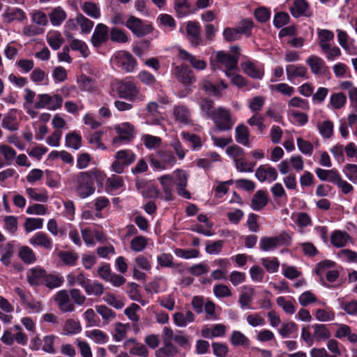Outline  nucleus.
I'll list each match as a JSON object with an SVG mask.
<instances>
[{
	"label": "nucleus",
	"instance_id": "1",
	"mask_svg": "<svg viewBox=\"0 0 357 357\" xmlns=\"http://www.w3.org/2000/svg\"><path fill=\"white\" fill-rule=\"evenodd\" d=\"M106 174L97 168L89 171L79 172L72 176L73 190L80 199H86L96 192L94 183L102 186Z\"/></svg>",
	"mask_w": 357,
	"mask_h": 357
},
{
	"label": "nucleus",
	"instance_id": "2",
	"mask_svg": "<svg viewBox=\"0 0 357 357\" xmlns=\"http://www.w3.org/2000/svg\"><path fill=\"white\" fill-rule=\"evenodd\" d=\"M119 98L132 102H142L145 100V95L140 91L137 82L130 79L118 82L114 85Z\"/></svg>",
	"mask_w": 357,
	"mask_h": 357
},
{
	"label": "nucleus",
	"instance_id": "3",
	"mask_svg": "<svg viewBox=\"0 0 357 357\" xmlns=\"http://www.w3.org/2000/svg\"><path fill=\"white\" fill-rule=\"evenodd\" d=\"M291 242V236L284 231L275 236H264L260 238L259 248L264 252H271L282 245H289Z\"/></svg>",
	"mask_w": 357,
	"mask_h": 357
},
{
	"label": "nucleus",
	"instance_id": "4",
	"mask_svg": "<svg viewBox=\"0 0 357 357\" xmlns=\"http://www.w3.org/2000/svg\"><path fill=\"white\" fill-rule=\"evenodd\" d=\"M211 120L213 121L215 129L220 132L231 130L236 123V119L232 117L230 111L222 107L217 109V112Z\"/></svg>",
	"mask_w": 357,
	"mask_h": 357
},
{
	"label": "nucleus",
	"instance_id": "5",
	"mask_svg": "<svg viewBox=\"0 0 357 357\" xmlns=\"http://www.w3.org/2000/svg\"><path fill=\"white\" fill-rule=\"evenodd\" d=\"M114 130L117 134V136L112 139V144L114 146L127 144L134 138L135 127L130 123L126 122L116 125Z\"/></svg>",
	"mask_w": 357,
	"mask_h": 357
},
{
	"label": "nucleus",
	"instance_id": "6",
	"mask_svg": "<svg viewBox=\"0 0 357 357\" xmlns=\"http://www.w3.org/2000/svg\"><path fill=\"white\" fill-rule=\"evenodd\" d=\"M63 98L59 94L50 96L47 93L39 94L37 96V100L34 104V108H47L50 110H56L62 106Z\"/></svg>",
	"mask_w": 357,
	"mask_h": 357
},
{
	"label": "nucleus",
	"instance_id": "7",
	"mask_svg": "<svg viewBox=\"0 0 357 357\" xmlns=\"http://www.w3.org/2000/svg\"><path fill=\"white\" fill-rule=\"evenodd\" d=\"M238 61L237 55H231L222 51L218 52L215 57L218 68L224 67L227 77H231V72L237 68Z\"/></svg>",
	"mask_w": 357,
	"mask_h": 357
},
{
	"label": "nucleus",
	"instance_id": "8",
	"mask_svg": "<svg viewBox=\"0 0 357 357\" xmlns=\"http://www.w3.org/2000/svg\"><path fill=\"white\" fill-rule=\"evenodd\" d=\"M112 62L116 68L126 72H132L137 64L133 56L127 52H119L114 55Z\"/></svg>",
	"mask_w": 357,
	"mask_h": 357
},
{
	"label": "nucleus",
	"instance_id": "9",
	"mask_svg": "<svg viewBox=\"0 0 357 357\" xmlns=\"http://www.w3.org/2000/svg\"><path fill=\"white\" fill-rule=\"evenodd\" d=\"M126 26L138 37L144 36L153 31V27L151 25L144 24L140 19L135 16L129 17Z\"/></svg>",
	"mask_w": 357,
	"mask_h": 357
},
{
	"label": "nucleus",
	"instance_id": "10",
	"mask_svg": "<svg viewBox=\"0 0 357 357\" xmlns=\"http://www.w3.org/2000/svg\"><path fill=\"white\" fill-rule=\"evenodd\" d=\"M311 73L317 76L325 75L328 72V67L325 61L317 55H310L305 61Z\"/></svg>",
	"mask_w": 357,
	"mask_h": 357
},
{
	"label": "nucleus",
	"instance_id": "11",
	"mask_svg": "<svg viewBox=\"0 0 357 357\" xmlns=\"http://www.w3.org/2000/svg\"><path fill=\"white\" fill-rule=\"evenodd\" d=\"M285 71L287 80L292 83H294L297 78H301L304 80L309 78L307 68L303 65H287Z\"/></svg>",
	"mask_w": 357,
	"mask_h": 357
},
{
	"label": "nucleus",
	"instance_id": "12",
	"mask_svg": "<svg viewBox=\"0 0 357 357\" xmlns=\"http://www.w3.org/2000/svg\"><path fill=\"white\" fill-rule=\"evenodd\" d=\"M201 26L196 21H189L186 25V33L188 40L192 45L197 47L203 45L201 36Z\"/></svg>",
	"mask_w": 357,
	"mask_h": 357
},
{
	"label": "nucleus",
	"instance_id": "13",
	"mask_svg": "<svg viewBox=\"0 0 357 357\" xmlns=\"http://www.w3.org/2000/svg\"><path fill=\"white\" fill-rule=\"evenodd\" d=\"M243 71L253 79H261L264 75V65L258 62L247 61L241 63Z\"/></svg>",
	"mask_w": 357,
	"mask_h": 357
},
{
	"label": "nucleus",
	"instance_id": "14",
	"mask_svg": "<svg viewBox=\"0 0 357 357\" xmlns=\"http://www.w3.org/2000/svg\"><path fill=\"white\" fill-rule=\"evenodd\" d=\"M255 176L261 183H271L277 179L278 172L276 169L270 165H261L256 169Z\"/></svg>",
	"mask_w": 357,
	"mask_h": 357
},
{
	"label": "nucleus",
	"instance_id": "15",
	"mask_svg": "<svg viewBox=\"0 0 357 357\" xmlns=\"http://www.w3.org/2000/svg\"><path fill=\"white\" fill-rule=\"evenodd\" d=\"M55 302L62 312H71L75 309L74 303L70 301L67 290L59 291L55 296Z\"/></svg>",
	"mask_w": 357,
	"mask_h": 357
},
{
	"label": "nucleus",
	"instance_id": "16",
	"mask_svg": "<svg viewBox=\"0 0 357 357\" xmlns=\"http://www.w3.org/2000/svg\"><path fill=\"white\" fill-rule=\"evenodd\" d=\"M109 39L108 27L104 24L99 23L96 25L91 38L93 45L96 47H100Z\"/></svg>",
	"mask_w": 357,
	"mask_h": 357
},
{
	"label": "nucleus",
	"instance_id": "17",
	"mask_svg": "<svg viewBox=\"0 0 357 357\" xmlns=\"http://www.w3.org/2000/svg\"><path fill=\"white\" fill-rule=\"evenodd\" d=\"M159 105L156 102H149L144 109V116L146 123L151 125H158L162 119L158 111Z\"/></svg>",
	"mask_w": 357,
	"mask_h": 357
},
{
	"label": "nucleus",
	"instance_id": "18",
	"mask_svg": "<svg viewBox=\"0 0 357 357\" xmlns=\"http://www.w3.org/2000/svg\"><path fill=\"white\" fill-rule=\"evenodd\" d=\"M29 242L34 247H40L47 250H50L53 245L52 238L43 231L36 232L29 238Z\"/></svg>",
	"mask_w": 357,
	"mask_h": 357
},
{
	"label": "nucleus",
	"instance_id": "19",
	"mask_svg": "<svg viewBox=\"0 0 357 357\" xmlns=\"http://www.w3.org/2000/svg\"><path fill=\"white\" fill-rule=\"evenodd\" d=\"M46 273L45 269L38 266L31 268L26 273L27 281L31 286L43 284Z\"/></svg>",
	"mask_w": 357,
	"mask_h": 357
},
{
	"label": "nucleus",
	"instance_id": "20",
	"mask_svg": "<svg viewBox=\"0 0 357 357\" xmlns=\"http://www.w3.org/2000/svg\"><path fill=\"white\" fill-rule=\"evenodd\" d=\"M314 172L317 176L321 181H328L335 185L342 176L336 169H324L321 168H316Z\"/></svg>",
	"mask_w": 357,
	"mask_h": 357
},
{
	"label": "nucleus",
	"instance_id": "21",
	"mask_svg": "<svg viewBox=\"0 0 357 357\" xmlns=\"http://www.w3.org/2000/svg\"><path fill=\"white\" fill-rule=\"evenodd\" d=\"M173 114L175 120L184 125L192 124L190 109L184 105H176L174 108Z\"/></svg>",
	"mask_w": 357,
	"mask_h": 357
},
{
	"label": "nucleus",
	"instance_id": "22",
	"mask_svg": "<svg viewBox=\"0 0 357 357\" xmlns=\"http://www.w3.org/2000/svg\"><path fill=\"white\" fill-rule=\"evenodd\" d=\"M290 11L294 17L311 15L310 5L306 0H294Z\"/></svg>",
	"mask_w": 357,
	"mask_h": 357
},
{
	"label": "nucleus",
	"instance_id": "23",
	"mask_svg": "<svg viewBox=\"0 0 357 357\" xmlns=\"http://www.w3.org/2000/svg\"><path fill=\"white\" fill-rule=\"evenodd\" d=\"M158 181L162 186L165 200H172L174 197V176L170 174H165L159 177Z\"/></svg>",
	"mask_w": 357,
	"mask_h": 357
},
{
	"label": "nucleus",
	"instance_id": "24",
	"mask_svg": "<svg viewBox=\"0 0 357 357\" xmlns=\"http://www.w3.org/2000/svg\"><path fill=\"white\" fill-rule=\"evenodd\" d=\"M268 202V192L259 190L253 195L250 206L255 211H260L267 205Z\"/></svg>",
	"mask_w": 357,
	"mask_h": 357
},
{
	"label": "nucleus",
	"instance_id": "25",
	"mask_svg": "<svg viewBox=\"0 0 357 357\" xmlns=\"http://www.w3.org/2000/svg\"><path fill=\"white\" fill-rule=\"evenodd\" d=\"M255 294L254 289L249 286H244L238 298V303L243 310L250 309Z\"/></svg>",
	"mask_w": 357,
	"mask_h": 357
},
{
	"label": "nucleus",
	"instance_id": "26",
	"mask_svg": "<svg viewBox=\"0 0 357 357\" xmlns=\"http://www.w3.org/2000/svg\"><path fill=\"white\" fill-rule=\"evenodd\" d=\"M318 44L322 50H327L334 39V33L328 29H317Z\"/></svg>",
	"mask_w": 357,
	"mask_h": 357
},
{
	"label": "nucleus",
	"instance_id": "27",
	"mask_svg": "<svg viewBox=\"0 0 357 357\" xmlns=\"http://www.w3.org/2000/svg\"><path fill=\"white\" fill-rule=\"evenodd\" d=\"M177 79L183 84H190L194 79L192 72L187 66H178L174 69Z\"/></svg>",
	"mask_w": 357,
	"mask_h": 357
},
{
	"label": "nucleus",
	"instance_id": "28",
	"mask_svg": "<svg viewBox=\"0 0 357 357\" xmlns=\"http://www.w3.org/2000/svg\"><path fill=\"white\" fill-rule=\"evenodd\" d=\"M236 142L244 146H250V131L243 124L238 125L235 128Z\"/></svg>",
	"mask_w": 357,
	"mask_h": 357
},
{
	"label": "nucleus",
	"instance_id": "29",
	"mask_svg": "<svg viewBox=\"0 0 357 357\" xmlns=\"http://www.w3.org/2000/svg\"><path fill=\"white\" fill-rule=\"evenodd\" d=\"M349 241L351 236L346 231L335 230L331 235V243L336 248L344 247Z\"/></svg>",
	"mask_w": 357,
	"mask_h": 357
},
{
	"label": "nucleus",
	"instance_id": "30",
	"mask_svg": "<svg viewBox=\"0 0 357 357\" xmlns=\"http://www.w3.org/2000/svg\"><path fill=\"white\" fill-rule=\"evenodd\" d=\"M178 56L181 59L189 61L191 66L195 69L204 70L206 68V63L205 61L197 59L195 56L184 50H179Z\"/></svg>",
	"mask_w": 357,
	"mask_h": 357
},
{
	"label": "nucleus",
	"instance_id": "31",
	"mask_svg": "<svg viewBox=\"0 0 357 357\" xmlns=\"http://www.w3.org/2000/svg\"><path fill=\"white\" fill-rule=\"evenodd\" d=\"M80 7L82 10L89 17L93 19H99L101 16L100 8L99 6L91 1L81 2Z\"/></svg>",
	"mask_w": 357,
	"mask_h": 357
},
{
	"label": "nucleus",
	"instance_id": "32",
	"mask_svg": "<svg viewBox=\"0 0 357 357\" xmlns=\"http://www.w3.org/2000/svg\"><path fill=\"white\" fill-rule=\"evenodd\" d=\"M3 21L10 23L15 20L22 21L26 19L25 13L20 8H13L7 9L2 15Z\"/></svg>",
	"mask_w": 357,
	"mask_h": 357
},
{
	"label": "nucleus",
	"instance_id": "33",
	"mask_svg": "<svg viewBox=\"0 0 357 357\" xmlns=\"http://www.w3.org/2000/svg\"><path fill=\"white\" fill-rule=\"evenodd\" d=\"M1 253V262L5 265L8 266L11 263V259L14 254V243L13 242H8L2 244L0 247Z\"/></svg>",
	"mask_w": 357,
	"mask_h": 357
},
{
	"label": "nucleus",
	"instance_id": "34",
	"mask_svg": "<svg viewBox=\"0 0 357 357\" xmlns=\"http://www.w3.org/2000/svg\"><path fill=\"white\" fill-rule=\"evenodd\" d=\"M174 324L179 327H185L188 323H191L195 320L194 314L187 310L184 312H176L173 316Z\"/></svg>",
	"mask_w": 357,
	"mask_h": 357
},
{
	"label": "nucleus",
	"instance_id": "35",
	"mask_svg": "<svg viewBox=\"0 0 357 357\" xmlns=\"http://www.w3.org/2000/svg\"><path fill=\"white\" fill-rule=\"evenodd\" d=\"M66 280L70 287L77 284L84 288L89 279L83 272L79 271L70 273L67 275Z\"/></svg>",
	"mask_w": 357,
	"mask_h": 357
},
{
	"label": "nucleus",
	"instance_id": "36",
	"mask_svg": "<svg viewBox=\"0 0 357 357\" xmlns=\"http://www.w3.org/2000/svg\"><path fill=\"white\" fill-rule=\"evenodd\" d=\"M49 17L52 24L57 26L64 22L67 17V14L61 6H57L52 10L49 14Z\"/></svg>",
	"mask_w": 357,
	"mask_h": 357
},
{
	"label": "nucleus",
	"instance_id": "37",
	"mask_svg": "<svg viewBox=\"0 0 357 357\" xmlns=\"http://www.w3.org/2000/svg\"><path fill=\"white\" fill-rule=\"evenodd\" d=\"M174 9L177 17H183L190 14L191 4L188 0H174Z\"/></svg>",
	"mask_w": 357,
	"mask_h": 357
},
{
	"label": "nucleus",
	"instance_id": "38",
	"mask_svg": "<svg viewBox=\"0 0 357 357\" xmlns=\"http://www.w3.org/2000/svg\"><path fill=\"white\" fill-rule=\"evenodd\" d=\"M26 192L31 199L39 202H46L48 200V194L45 189L26 188Z\"/></svg>",
	"mask_w": 357,
	"mask_h": 357
},
{
	"label": "nucleus",
	"instance_id": "39",
	"mask_svg": "<svg viewBox=\"0 0 357 357\" xmlns=\"http://www.w3.org/2000/svg\"><path fill=\"white\" fill-rule=\"evenodd\" d=\"M115 158L121 160L126 166H129L136 160V154L130 149H123L117 151Z\"/></svg>",
	"mask_w": 357,
	"mask_h": 357
},
{
	"label": "nucleus",
	"instance_id": "40",
	"mask_svg": "<svg viewBox=\"0 0 357 357\" xmlns=\"http://www.w3.org/2000/svg\"><path fill=\"white\" fill-rule=\"evenodd\" d=\"M261 264L269 273H275L278 271L280 263L275 257H268L261 259Z\"/></svg>",
	"mask_w": 357,
	"mask_h": 357
},
{
	"label": "nucleus",
	"instance_id": "41",
	"mask_svg": "<svg viewBox=\"0 0 357 357\" xmlns=\"http://www.w3.org/2000/svg\"><path fill=\"white\" fill-rule=\"evenodd\" d=\"M130 326L129 324H121L120 322L114 324V333L112 335L113 339L116 342H121L126 337L127 333Z\"/></svg>",
	"mask_w": 357,
	"mask_h": 357
},
{
	"label": "nucleus",
	"instance_id": "42",
	"mask_svg": "<svg viewBox=\"0 0 357 357\" xmlns=\"http://www.w3.org/2000/svg\"><path fill=\"white\" fill-rule=\"evenodd\" d=\"M178 352V349L171 342H165L163 346L155 351V356L174 357Z\"/></svg>",
	"mask_w": 357,
	"mask_h": 357
},
{
	"label": "nucleus",
	"instance_id": "43",
	"mask_svg": "<svg viewBox=\"0 0 357 357\" xmlns=\"http://www.w3.org/2000/svg\"><path fill=\"white\" fill-rule=\"evenodd\" d=\"M311 327L313 329L315 341L326 340L331 337V333L325 325L315 324Z\"/></svg>",
	"mask_w": 357,
	"mask_h": 357
},
{
	"label": "nucleus",
	"instance_id": "44",
	"mask_svg": "<svg viewBox=\"0 0 357 357\" xmlns=\"http://www.w3.org/2000/svg\"><path fill=\"white\" fill-rule=\"evenodd\" d=\"M313 315L315 319L321 322H326L335 319V314L332 309H317L314 310Z\"/></svg>",
	"mask_w": 357,
	"mask_h": 357
},
{
	"label": "nucleus",
	"instance_id": "45",
	"mask_svg": "<svg viewBox=\"0 0 357 357\" xmlns=\"http://www.w3.org/2000/svg\"><path fill=\"white\" fill-rule=\"evenodd\" d=\"M148 245V238L144 236H135L130 243V249L135 252L144 251Z\"/></svg>",
	"mask_w": 357,
	"mask_h": 357
},
{
	"label": "nucleus",
	"instance_id": "46",
	"mask_svg": "<svg viewBox=\"0 0 357 357\" xmlns=\"http://www.w3.org/2000/svg\"><path fill=\"white\" fill-rule=\"evenodd\" d=\"M2 127L10 131L18 130L19 123L15 112H9L3 117L2 120Z\"/></svg>",
	"mask_w": 357,
	"mask_h": 357
},
{
	"label": "nucleus",
	"instance_id": "47",
	"mask_svg": "<svg viewBox=\"0 0 357 357\" xmlns=\"http://www.w3.org/2000/svg\"><path fill=\"white\" fill-rule=\"evenodd\" d=\"M199 106L205 116L212 119L217 112L213 101L207 98H203L199 102Z\"/></svg>",
	"mask_w": 357,
	"mask_h": 357
},
{
	"label": "nucleus",
	"instance_id": "48",
	"mask_svg": "<svg viewBox=\"0 0 357 357\" xmlns=\"http://www.w3.org/2000/svg\"><path fill=\"white\" fill-rule=\"evenodd\" d=\"M82 331V326L79 321L69 319L66 320L63 326V333L66 335L77 334Z\"/></svg>",
	"mask_w": 357,
	"mask_h": 357
},
{
	"label": "nucleus",
	"instance_id": "49",
	"mask_svg": "<svg viewBox=\"0 0 357 357\" xmlns=\"http://www.w3.org/2000/svg\"><path fill=\"white\" fill-rule=\"evenodd\" d=\"M84 289L88 295L98 296L102 295L104 292L103 285L101 283L97 281H93L91 283L89 279L86 282Z\"/></svg>",
	"mask_w": 357,
	"mask_h": 357
},
{
	"label": "nucleus",
	"instance_id": "50",
	"mask_svg": "<svg viewBox=\"0 0 357 357\" xmlns=\"http://www.w3.org/2000/svg\"><path fill=\"white\" fill-rule=\"evenodd\" d=\"M140 309V307L139 305L136 303H132L129 307L126 308L124 310L125 314L128 317V318L135 322L133 324V327L135 331H139V327L137 325V322L139 320V316L137 314V312Z\"/></svg>",
	"mask_w": 357,
	"mask_h": 357
},
{
	"label": "nucleus",
	"instance_id": "51",
	"mask_svg": "<svg viewBox=\"0 0 357 357\" xmlns=\"http://www.w3.org/2000/svg\"><path fill=\"white\" fill-rule=\"evenodd\" d=\"M63 282V278L59 274L46 273L43 284L45 285L49 289H54L61 286Z\"/></svg>",
	"mask_w": 357,
	"mask_h": 357
},
{
	"label": "nucleus",
	"instance_id": "52",
	"mask_svg": "<svg viewBox=\"0 0 357 357\" xmlns=\"http://www.w3.org/2000/svg\"><path fill=\"white\" fill-rule=\"evenodd\" d=\"M295 300L288 301L284 296H279L276 299L277 305L280 307L285 313L293 314L296 312Z\"/></svg>",
	"mask_w": 357,
	"mask_h": 357
},
{
	"label": "nucleus",
	"instance_id": "53",
	"mask_svg": "<svg viewBox=\"0 0 357 357\" xmlns=\"http://www.w3.org/2000/svg\"><path fill=\"white\" fill-rule=\"evenodd\" d=\"M86 335L97 344H105L108 341V335L101 330L93 329L86 331Z\"/></svg>",
	"mask_w": 357,
	"mask_h": 357
},
{
	"label": "nucleus",
	"instance_id": "54",
	"mask_svg": "<svg viewBox=\"0 0 357 357\" xmlns=\"http://www.w3.org/2000/svg\"><path fill=\"white\" fill-rule=\"evenodd\" d=\"M19 257L26 264H33L36 261L34 252L29 246H22L19 250Z\"/></svg>",
	"mask_w": 357,
	"mask_h": 357
},
{
	"label": "nucleus",
	"instance_id": "55",
	"mask_svg": "<svg viewBox=\"0 0 357 357\" xmlns=\"http://www.w3.org/2000/svg\"><path fill=\"white\" fill-rule=\"evenodd\" d=\"M347 102V97L342 93H333L330 98V105L333 109H340Z\"/></svg>",
	"mask_w": 357,
	"mask_h": 357
},
{
	"label": "nucleus",
	"instance_id": "56",
	"mask_svg": "<svg viewBox=\"0 0 357 357\" xmlns=\"http://www.w3.org/2000/svg\"><path fill=\"white\" fill-rule=\"evenodd\" d=\"M142 141L148 149H153L160 146L162 139L157 136L145 134L142 136Z\"/></svg>",
	"mask_w": 357,
	"mask_h": 357
},
{
	"label": "nucleus",
	"instance_id": "57",
	"mask_svg": "<svg viewBox=\"0 0 357 357\" xmlns=\"http://www.w3.org/2000/svg\"><path fill=\"white\" fill-rule=\"evenodd\" d=\"M66 146L75 150L82 146V137L73 132L66 135Z\"/></svg>",
	"mask_w": 357,
	"mask_h": 357
},
{
	"label": "nucleus",
	"instance_id": "58",
	"mask_svg": "<svg viewBox=\"0 0 357 357\" xmlns=\"http://www.w3.org/2000/svg\"><path fill=\"white\" fill-rule=\"evenodd\" d=\"M157 154L167 169L172 167L176 164V160L172 151L160 150L157 152Z\"/></svg>",
	"mask_w": 357,
	"mask_h": 357
},
{
	"label": "nucleus",
	"instance_id": "59",
	"mask_svg": "<svg viewBox=\"0 0 357 357\" xmlns=\"http://www.w3.org/2000/svg\"><path fill=\"white\" fill-rule=\"evenodd\" d=\"M318 130L320 135L325 139L331 138L333 135V123L328 120L318 124Z\"/></svg>",
	"mask_w": 357,
	"mask_h": 357
},
{
	"label": "nucleus",
	"instance_id": "60",
	"mask_svg": "<svg viewBox=\"0 0 357 357\" xmlns=\"http://www.w3.org/2000/svg\"><path fill=\"white\" fill-rule=\"evenodd\" d=\"M77 20L82 33L84 34L89 33L94 25V22L82 13L77 14Z\"/></svg>",
	"mask_w": 357,
	"mask_h": 357
},
{
	"label": "nucleus",
	"instance_id": "61",
	"mask_svg": "<svg viewBox=\"0 0 357 357\" xmlns=\"http://www.w3.org/2000/svg\"><path fill=\"white\" fill-rule=\"evenodd\" d=\"M235 167L240 172H252L255 163L248 162L243 157L236 159Z\"/></svg>",
	"mask_w": 357,
	"mask_h": 357
},
{
	"label": "nucleus",
	"instance_id": "62",
	"mask_svg": "<svg viewBox=\"0 0 357 357\" xmlns=\"http://www.w3.org/2000/svg\"><path fill=\"white\" fill-rule=\"evenodd\" d=\"M231 343L234 346H246L249 344V339L241 331H234L230 338Z\"/></svg>",
	"mask_w": 357,
	"mask_h": 357
},
{
	"label": "nucleus",
	"instance_id": "63",
	"mask_svg": "<svg viewBox=\"0 0 357 357\" xmlns=\"http://www.w3.org/2000/svg\"><path fill=\"white\" fill-rule=\"evenodd\" d=\"M133 266L145 271H150L152 268L150 260L143 255H139L134 259Z\"/></svg>",
	"mask_w": 357,
	"mask_h": 357
},
{
	"label": "nucleus",
	"instance_id": "64",
	"mask_svg": "<svg viewBox=\"0 0 357 357\" xmlns=\"http://www.w3.org/2000/svg\"><path fill=\"white\" fill-rule=\"evenodd\" d=\"M298 329L297 324L293 321H290L282 323L280 328L278 330V333L282 337H287L297 332Z\"/></svg>",
	"mask_w": 357,
	"mask_h": 357
}]
</instances>
